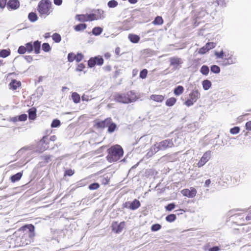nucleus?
<instances>
[{"label":"nucleus","instance_id":"f257e3e1","mask_svg":"<svg viewBox=\"0 0 251 251\" xmlns=\"http://www.w3.org/2000/svg\"><path fill=\"white\" fill-rule=\"evenodd\" d=\"M34 226L31 224L25 225L17 231V247H22L27 245L30 240L35 235Z\"/></svg>","mask_w":251,"mask_h":251},{"label":"nucleus","instance_id":"f03ea898","mask_svg":"<svg viewBox=\"0 0 251 251\" xmlns=\"http://www.w3.org/2000/svg\"><path fill=\"white\" fill-rule=\"evenodd\" d=\"M113 97L116 101L124 104L134 102L138 99L135 93L132 91H128L126 94L117 93Z\"/></svg>","mask_w":251,"mask_h":251},{"label":"nucleus","instance_id":"7ed1b4c3","mask_svg":"<svg viewBox=\"0 0 251 251\" xmlns=\"http://www.w3.org/2000/svg\"><path fill=\"white\" fill-rule=\"evenodd\" d=\"M107 152L108 154L106 158L110 162L118 160L124 153L122 148L118 145L112 146L107 150Z\"/></svg>","mask_w":251,"mask_h":251},{"label":"nucleus","instance_id":"20e7f679","mask_svg":"<svg viewBox=\"0 0 251 251\" xmlns=\"http://www.w3.org/2000/svg\"><path fill=\"white\" fill-rule=\"evenodd\" d=\"M52 3L49 0H41L38 3L37 10L40 17H46L52 12Z\"/></svg>","mask_w":251,"mask_h":251},{"label":"nucleus","instance_id":"39448f33","mask_svg":"<svg viewBox=\"0 0 251 251\" xmlns=\"http://www.w3.org/2000/svg\"><path fill=\"white\" fill-rule=\"evenodd\" d=\"M170 66H172V70L175 71L179 70L181 67L183 63V60L181 58L176 56L171 57L169 58Z\"/></svg>","mask_w":251,"mask_h":251},{"label":"nucleus","instance_id":"423d86ee","mask_svg":"<svg viewBox=\"0 0 251 251\" xmlns=\"http://www.w3.org/2000/svg\"><path fill=\"white\" fill-rule=\"evenodd\" d=\"M49 140L47 136H44L43 138L38 142L37 146V151L42 152L49 148L48 144Z\"/></svg>","mask_w":251,"mask_h":251},{"label":"nucleus","instance_id":"0eeeda50","mask_svg":"<svg viewBox=\"0 0 251 251\" xmlns=\"http://www.w3.org/2000/svg\"><path fill=\"white\" fill-rule=\"evenodd\" d=\"M158 144L159 149H161V151H164L174 146V142L171 139L164 140L158 143Z\"/></svg>","mask_w":251,"mask_h":251},{"label":"nucleus","instance_id":"6e6552de","mask_svg":"<svg viewBox=\"0 0 251 251\" xmlns=\"http://www.w3.org/2000/svg\"><path fill=\"white\" fill-rule=\"evenodd\" d=\"M103 63V59L101 57L96 56L91 57L88 61V65L89 67L92 68L96 65H102Z\"/></svg>","mask_w":251,"mask_h":251},{"label":"nucleus","instance_id":"1a4fd4ad","mask_svg":"<svg viewBox=\"0 0 251 251\" xmlns=\"http://www.w3.org/2000/svg\"><path fill=\"white\" fill-rule=\"evenodd\" d=\"M16 74L15 72L9 73L6 77V82L10 81L9 84V89L16 90Z\"/></svg>","mask_w":251,"mask_h":251},{"label":"nucleus","instance_id":"9d476101","mask_svg":"<svg viewBox=\"0 0 251 251\" xmlns=\"http://www.w3.org/2000/svg\"><path fill=\"white\" fill-rule=\"evenodd\" d=\"M211 156V151H206L202 155L200 161L197 164L198 167L200 168L203 166L210 158Z\"/></svg>","mask_w":251,"mask_h":251},{"label":"nucleus","instance_id":"9b49d317","mask_svg":"<svg viewBox=\"0 0 251 251\" xmlns=\"http://www.w3.org/2000/svg\"><path fill=\"white\" fill-rule=\"evenodd\" d=\"M125 225L126 223L125 222H121L119 224H117V222H116L115 223H113L112 226V230L115 232L116 233H120L123 230Z\"/></svg>","mask_w":251,"mask_h":251},{"label":"nucleus","instance_id":"f8f14e48","mask_svg":"<svg viewBox=\"0 0 251 251\" xmlns=\"http://www.w3.org/2000/svg\"><path fill=\"white\" fill-rule=\"evenodd\" d=\"M182 194L189 198H194L197 194L196 190L194 188H191V190L187 189H184L182 191Z\"/></svg>","mask_w":251,"mask_h":251},{"label":"nucleus","instance_id":"ddd939ff","mask_svg":"<svg viewBox=\"0 0 251 251\" xmlns=\"http://www.w3.org/2000/svg\"><path fill=\"white\" fill-rule=\"evenodd\" d=\"M190 99L194 102L201 98V94L198 89L193 90L189 94Z\"/></svg>","mask_w":251,"mask_h":251},{"label":"nucleus","instance_id":"4468645a","mask_svg":"<svg viewBox=\"0 0 251 251\" xmlns=\"http://www.w3.org/2000/svg\"><path fill=\"white\" fill-rule=\"evenodd\" d=\"M129 205L130 210H135L141 206V203L138 200L135 199L131 202L129 201Z\"/></svg>","mask_w":251,"mask_h":251},{"label":"nucleus","instance_id":"2eb2a0df","mask_svg":"<svg viewBox=\"0 0 251 251\" xmlns=\"http://www.w3.org/2000/svg\"><path fill=\"white\" fill-rule=\"evenodd\" d=\"M159 151H161V149H159L158 143H156L153 146L151 147L150 151L148 153V154L151 156L156 153Z\"/></svg>","mask_w":251,"mask_h":251},{"label":"nucleus","instance_id":"dca6fc26","mask_svg":"<svg viewBox=\"0 0 251 251\" xmlns=\"http://www.w3.org/2000/svg\"><path fill=\"white\" fill-rule=\"evenodd\" d=\"M36 109L32 107L28 110V118L29 120H34L36 118Z\"/></svg>","mask_w":251,"mask_h":251},{"label":"nucleus","instance_id":"f3484780","mask_svg":"<svg viewBox=\"0 0 251 251\" xmlns=\"http://www.w3.org/2000/svg\"><path fill=\"white\" fill-rule=\"evenodd\" d=\"M33 47L34 52L36 54H39L40 52L41 42L37 40L33 42Z\"/></svg>","mask_w":251,"mask_h":251},{"label":"nucleus","instance_id":"a211bd4d","mask_svg":"<svg viewBox=\"0 0 251 251\" xmlns=\"http://www.w3.org/2000/svg\"><path fill=\"white\" fill-rule=\"evenodd\" d=\"M10 54V49H2L0 50V57L5 58Z\"/></svg>","mask_w":251,"mask_h":251},{"label":"nucleus","instance_id":"6ab92c4d","mask_svg":"<svg viewBox=\"0 0 251 251\" xmlns=\"http://www.w3.org/2000/svg\"><path fill=\"white\" fill-rule=\"evenodd\" d=\"M128 39L132 43H137L139 42L140 37L137 35L130 34L128 35Z\"/></svg>","mask_w":251,"mask_h":251},{"label":"nucleus","instance_id":"aec40b11","mask_svg":"<svg viewBox=\"0 0 251 251\" xmlns=\"http://www.w3.org/2000/svg\"><path fill=\"white\" fill-rule=\"evenodd\" d=\"M7 8L9 10H16V0H9L7 3Z\"/></svg>","mask_w":251,"mask_h":251},{"label":"nucleus","instance_id":"412c9836","mask_svg":"<svg viewBox=\"0 0 251 251\" xmlns=\"http://www.w3.org/2000/svg\"><path fill=\"white\" fill-rule=\"evenodd\" d=\"M151 99L157 102H161L164 100V97L160 95H152Z\"/></svg>","mask_w":251,"mask_h":251},{"label":"nucleus","instance_id":"4be33fe9","mask_svg":"<svg viewBox=\"0 0 251 251\" xmlns=\"http://www.w3.org/2000/svg\"><path fill=\"white\" fill-rule=\"evenodd\" d=\"M202 84L204 90H208L212 85L211 81L207 79L204 80L202 82Z\"/></svg>","mask_w":251,"mask_h":251},{"label":"nucleus","instance_id":"5701e85b","mask_svg":"<svg viewBox=\"0 0 251 251\" xmlns=\"http://www.w3.org/2000/svg\"><path fill=\"white\" fill-rule=\"evenodd\" d=\"M184 90L183 86L179 85L175 88L174 93L176 96H179L183 93Z\"/></svg>","mask_w":251,"mask_h":251},{"label":"nucleus","instance_id":"b1692460","mask_svg":"<svg viewBox=\"0 0 251 251\" xmlns=\"http://www.w3.org/2000/svg\"><path fill=\"white\" fill-rule=\"evenodd\" d=\"M107 118L104 120L96 123L95 126L98 128L103 129L106 127V122Z\"/></svg>","mask_w":251,"mask_h":251},{"label":"nucleus","instance_id":"393cba45","mask_svg":"<svg viewBox=\"0 0 251 251\" xmlns=\"http://www.w3.org/2000/svg\"><path fill=\"white\" fill-rule=\"evenodd\" d=\"M86 17H87L86 18L87 19V21H93L95 20H97L98 19L101 18V16H97V15L95 14H87Z\"/></svg>","mask_w":251,"mask_h":251},{"label":"nucleus","instance_id":"a878e982","mask_svg":"<svg viewBox=\"0 0 251 251\" xmlns=\"http://www.w3.org/2000/svg\"><path fill=\"white\" fill-rule=\"evenodd\" d=\"M28 18L31 22H34L38 20V16L36 13L33 12L28 14Z\"/></svg>","mask_w":251,"mask_h":251},{"label":"nucleus","instance_id":"bb28decb","mask_svg":"<svg viewBox=\"0 0 251 251\" xmlns=\"http://www.w3.org/2000/svg\"><path fill=\"white\" fill-rule=\"evenodd\" d=\"M102 28L98 26L95 27L92 29V33L95 36H98L100 35L102 32Z\"/></svg>","mask_w":251,"mask_h":251},{"label":"nucleus","instance_id":"cd10ccee","mask_svg":"<svg viewBox=\"0 0 251 251\" xmlns=\"http://www.w3.org/2000/svg\"><path fill=\"white\" fill-rule=\"evenodd\" d=\"M152 23L154 25H161L163 23V20L161 16H157L155 17Z\"/></svg>","mask_w":251,"mask_h":251},{"label":"nucleus","instance_id":"c85d7f7f","mask_svg":"<svg viewBox=\"0 0 251 251\" xmlns=\"http://www.w3.org/2000/svg\"><path fill=\"white\" fill-rule=\"evenodd\" d=\"M72 98L73 101L77 103L80 101V96L76 92H73L72 94Z\"/></svg>","mask_w":251,"mask_h":251},{"label":"nucleus","instance_id":"c756f323","mask_svg":"<svg viewBox=\"0 0 251 251\" xmlns=\"http://www.w3.org/2000/svg\"><path fill=\"white\" fill-rule=\"evenodd\" d=\"M53 156L51 155H44L40 157L41 159L44 160V163L46 164L51 160Z\"/></svg>","mask_w":251,"mask_h":251},{"label":"nucleus","instance_id":"7c9ffc66","mask_svg":"<svg viewBox=\"0 0 251 251\" xmlns=\"http://www.w3.org/2000/svg\"><path fill=\"white\" fill-rule=\"evenodd\" d=\"M87 27V25L85 24H79L75 26L74 29L77 31H79L85 29Z\"/></svg>","mask_w":251,"mask_h":251},{"label":"nucleus","instance_id":"2f4dec72","mask_svg":"<svg viewBox=\"0 0 251 251\" xmlns=\"http://www.w3.org/2000/svg\"><path fill=\"white\" fill-rule=\"evenodd\" d=\"M176 101L175 98H171L168 99L166 101V105L168 106H172L175 104Z\"/></svg>","mask_w":251,"mask_h":251},{"label":"nucleus","instance_id":"473e14b6","mask_svg":"<svg viewBox=\"0 0 251 251\" xmlns=\"http://www.w3.org/2000/svg\"><path fill=\"white\" fill-rule=\"evenodd\" d=\"M200 72L202 75H206L209 72V67L206 65H203L200 69Z\"/></svg>","mask_w":251,"mask_h":251},{"label":"nucleus","instance_id":"72a5a7b5","mask_svg":"<svg viewBox=\"0 0 251 251\" xmlns=\"http://www.w3.org/2000/svg\"><path fill=\"white\" fill-rule=\"evenodd\" d=\"M86 15H76L75 17V19L78 21L80 22H86L87 21L86 18Z\"/></svg>","mask_w":251,"mask_h":251},{"label":"nucleus","instance_id":"f704fd0d","mask_svg":"<svg viewBox=\"0 0 251 251\" xmlns=\"http://www.w3.org/2000/svg\"><path fill=\"white\" fill-rule=\"evenodd\" d=\"M117 128V125L113 122L111 123L110 125L109 126L107 132L109 133H113Z\"/></svg>","mask_w":251,"mask_h":251},{"label":"nucleus","instance_id":"c9c22d12","mask_svg":"<svg viewBox=\"0 0 251 251\" xmlns=\"http://www.w3.org/2000/svg\"><path fill=\"white\" fill-rule=\"evenodd\" d=\"M52 40L55 43H59L61 40V37L60 34L57 33H54L52 36Z\"/></svg>","mask_w":251,"mask_h":251},{"label":"nucleus","instance_id":"e433bc0d","mask_svg":"<svg viewBox=\"0 0 251 251\" xmlns=\"http://www.w3.org/2000/svg\"><path fill=\"white\" fill-rule=\"evenodd\" d=\"M176 217L175 214H171L166 217V220L168 222H173L176 219Z\"/></svg>","mask_w":251,"mask_h":251},{"label":"nucleus","instance_id":"4c0bfd02","mask_svg":"<svg viewBox=\"0 0 251 251\" xmlns=\"http://www.w3.org/2000/svg\"><path fill=\"white\" fill-rule=\"evenodd\" d=\"M211 71L215 74H218L220 72V68L215 65H212L210 67Z\"/></svg>","mask_w":251,"mask_h":251},{"label":"nucleus","instance_id":"58836bf2","mask_svg":"<svg viewBox=\"0 0 251 251\" xmlns=\"http://www.w3.org/2000/svg\"><path fill=\"white\" fill-rule=\"evenodd\" d=\"M42 50L45 52H49L51 50V47L48 43H44L43 44Z\"/></svg>","mask_w":251,"mask_h":251},{"label":"nucleus","instance_id":"ea45409f","mask_svg":"<svg viewBox=\"0 0 251 251\" xmlns=\"http://www.w3.org/2000/svg\"><path fill=\"white\" fill-rule=\"evenodd\" d=\"M26 48V51L28 52H31L33 50V47L32 42H29L25 45Z\"/></svg>","mask_w":251,"mask_h":251},{"label":"nucleus","instance_id":"a19ab883","mask_svg":"<svg viewBox=\"0 0 251 251\" xmlns=\"http://www.w3.org/2000/svg\"><path fill=\"white\" fill-rule=\"evenodd\" d=\"M161 228V226L158 224H153L151 226V230L152 231H157Z\"/></svg>","mask_w":251,"mask_h":251},{"label":"nucleus","instance_id":"79ce46f5","mask_svg":"<svg viewBox=\"0 0 251 251\" xmlns=\"http://www.w3.org/2000/svg\"><path fill=\"white\" fill-rule=\"evenodd\" d=\"M61 124L60 121L58 119H54L51 124V127H57L60 126Z\"/></svg>","mask_w":251,"mask_h":251},{"label":"nucleus","instance_id":"37998d69","mask_svg":"<svg viewBox=\"0 0 251 251\" xmlns=\"http://www.w3.org/2000/svg\"><path fill=\"white\" fill-rule=\"evenodd\" d=\"M107 5L110 8H114L118 5V2L115 0H111L108 2Z\"/></svg>","mask_w":251,"mask_h":251},{"label":"nucleus","instance_id":"c03bdc74","mask_svg":"<svg viewBox=\"0 0 251 251\" xmlns=\"http://www.w3.org/2000/svg\"><path fill=\"white\" fill-rule=\"evenodd\" d=\"M148 70L146 69L142 70L140 73V77L142 79H145L147 77Z\"/></svg>","mask_w":251,"mask_h":251},{"label":"nucleus","instance_id":"a18cd8bd","mask_svg":"<svg viewBox=\"0 0 251 251\" xmlns=\"http://www.w3.org/2000/svg\"><path fill=\"white\" fill-rule=\"evenodd\" d=\"M100 185L98 183H93L89 185V189L90 190H96L99 188Z\"/></svg>","mask_w":251,"mask_h":251},{"label":"nucleus","instance_id":"49530a36","mask_svg":"<svg viewBox=\"0 0 251 251\" xmlns=\"http://www.w3.org/2000/svg\"><path fill=\"white\" fill-rule=\"evenodd\" d=\"M240 131V127L238 126H235L233 128H231L230 129V132L232 134H236L239 132Z\"/></svg>","mask_w":251,"mask_h":251},{"label":"nucleus","instance_id":"de8ad7c7","mask_svg":"<svg viewBox=\"0 0 251 251\" xmlns=\"http://www.w3.org/2000/svg\"><path fill=\"white\" fill-rule=\"evenodd\" d=\"M75 55L72 53V52H71V53H69L68 55V60L69 62H73L74 60H75Z\"/></svg>","mask_w":251,"mask_h":251},{"label":"nucleus","instance_id":"09e8293b","mask_svg":"<svg viewBox=\"0 0 251 251\" xmlns=\"http://www.w3.org/2000/svg\"><path fill=\"white\" fill-rule=\"evenodd\" d=\"M175 204L174 203H171L168 204L166 207L165 208L167 211H172L173 209H174L175 208Z\"/></svg>","mask_w":251,"mask_h":251},{"label":"nucleus","instance_id":"8fccbe9b","mask_svg":"<svg viewBox=\"0 0 251 251\" xmlns=\"http://www.w3.org/2000/svg\"><path fill=\"white\" fill-rule=\"evenodd\" d=\"M216 46V44L213 42H208L205 45V48H207L208 50H210V49H212L214 48H215Z\"/></svg>","mask_w":251,"mask_h":251},{"label":"nucleus","instance_id":"3c124183","mask_svg":"<svg viewBox=\"0 0 251 251\" xmlns=\"http://www.w3.org/2000/svg\"><path fill=\"white\" fill-rule=\"evenodd\" d=\"M26 51V48H25V47L23 46H20L18 50V52L20 54H24L25 52Z\"/></svg>","mask_w":251,"mask_h":251},{"label":"nucleus","instance_id":"603ef678","mask_svg":"<svg viewBox=\"0 0 251 251\" xmlns=\"http://www.w3.org/2000/svg\"><path fill=\"white\" fill-rule=\"evenodd\" d=\"M75 60H76V61L77 62H79L82 60L83 58V55L81 53H78L76 55H75Z\"/></svg>","mask_w":251,"mask_h":251},{"label":"nucleus","instance_id":"864d4df0","mask_svg":"<svg viewBox=\"0 0 251 251\" xmlns=\"http://www.w3.org/2000/svg\"><path fill=\"white\" fill-rule=\"evenodd\" d=\"M215 55H216L217 58H223L224 56V51L223 50H222L220 52L215 51Z\"/></svg>","mask_w":251,"mask_h":251},{"label":"nucleus","instance_id":"5fc2aeb1","mask_svg":"<svg viewBox=\"0 0 251 251\" xmlns=\"http://www.w3.org/2000/svg\"><path fill=\"white\" fill-rule=\"evenodd\" d=\"M27 118V116L26 114H23L19 116L18 120L20 121H25L26 120Z\"/></svg>","mask_w":251,"mask_h":251},{"label":"nucleus","instance_id":"6e6d98bb","mask_svg":"<svg viewBox=\"0 0 251 251\" xmlns=\"http://www.w3.org/2000/svg\"><path fill=\"white\" fill-rule=\"evenodd\" d=\"M208 50H208V49L207 48H205V45L204 47H203L202 48H201L199 50V53L203 54L205 53Z\"/></svg>","mask_w":251,"mask_h":251},{"label":"nucleus","instance_id":"4d7b16f0","mask_svg":"<svg viewBox=\"0 0 251 251\" xmlns=\"http://www.w3.org/2000/svg\"><path fill=\"white\" fill-rule=\"evenodd\" d=\"M194 102L191 100L190 99H188L186 101H185L184 104L187 106H190L193 105Z\"/></svg>","mask_w":251,"mask_h":251},{"label":"nucleus","instance_id":"13d9d810","mask_svg":"<svg viewBox=\"0 0 251 251\" xmlns=\"http://www.w3.org/2000/svg\"><path fill=\"white\" fill-rule=\"evenodd\" d=\"M74 174V171L72 169H68L65 172V176H72Z\"/></svg>","mask_w":251,"mask_h":251},{"label":"nucleus","instance_id":"bf43d9fd","mask_svg":"<svg viewBox=\"0 0 251 251\" xmlns=\"http://www.w3.org/2000/svg\"><path fill=\"white\" fill-rule=\"evenodd\" d=\"M85 68V66L83 64L80 63L78 64L77 68L76 69V71L77 72H80L82 71L83 69Z\"/></svg>","mask_w":251,"mask_h":251},{"label":"nucleus","instance_id":"052dcab7","mask_svg":"<svg viewBox=\"0 0 251 251\" xmlns=\"http://www.w3.org/2000/svg\"><path fill=\"white\" fill-rule=\"evenodd\" d=\"M7 0H0V8L3 9L5 7Z\"/></svg>","mask_w":251,"mask_h":251},{"label":"nucleus","instance_id":"680f3d73","mask_svg":"<svg viewBox=\"0 0 251 251\" xmlns=\"http://www.w3.org/2000/svg\"><path fill=\"white\" fill-rule=\"evenodd\" d=\"M227 63H225V65H228L232 64L234 63V62L232 60V59L231 57H229L228 58H227Z\"/></svg>","mask_w":251,"mask_h":251},{"label":"nucleus","instance_id":"e2e57ef3","mask_svg":"<svg viewBox=\"0 0 251 251\" xmlns=\"http://www.w3.org/2000/svg\"><path fill=\"white\" fill-rule=\"evenodd\" d=\"M25 58L29 63L31 62L33 60L32 57L30 55L25 56Z\"/></svg>","mask_w":251,"mask_h":251},{"label":"nucleus","instance_id":"0e129e2a","mask_svg":"<svg viewBox=\"0 0 251 251\" xmlns=\"http://www.w3.org/2000/svg\"><path fill=\"white\" fill-rule=\"evenodd\" d=\"M112 122V119L111 118H107V122H106V127H107L108 128L109 126L110 125L111 123Z\"/></svg>","mask_w":251,"mask_h":251},{"label":"nucleus","instance_id":"69168bd1","mask_svg":"<svg viewBox=\"0 0 251 251\" xmlns=\"http://www.w3.org/2000/svg\"><path fill=\"white\" fill-rule=\"evenodd\" d=\"M220 248L217 246H214L209 249L208 251H219Z\"/></svg>","mask_w":251,"mask_h":251},{"label":"nucleus","instance_id":"338daca9","mask_svg":"<svg viewBox=\"0 0 251 251\" xmlns=\"http://www.w3.org/2000/svg\"><path fill=\"white\" fill-rule=\"evenodd\" d=\"M246 129L251 130V121L248 122L246 124Z\"/></svg>","mask_w":251,"mask_h":251},{"label":"nucleus","instance_id":"774afa93","mask_svg":"<svg viewBox=\"0 0 251 251\" xmlns=\"http://www.w3.org/2000/svg\"><path fill=\"white\" fill-rule=\"evenodd\" d=\"M101 182L103 184H108V183L109 182V179L108 178V177H107L106 178H105V177L102 178L101 179Z\"/></svg>","mask_w":251,"mask_h":251}]
</instances>
